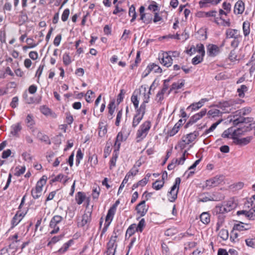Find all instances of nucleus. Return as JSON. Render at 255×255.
Segmentation results:
<instances>
[{"instance_id":"5701e85b","label":"nucleus","mask_w":255,"mask_h":255,"mask_svg":"<svg viewBox=\"0 0 255 255\" xmlns=\"http://www.w3.org/2000/svg\"><path fill=\"white\" fill-rule=\"evenodd\" d=\"M217 13L216 10H211L208 12L199 11L197 12V15L199 17H215Z\"/></svg>"},{"instance_id":"1a4fd4ad","label":"nucleus","mask_w":255,"mask_h":255,"mask_svg":"<svg viewBox=\"0 0 255 255\" xmlns=\"http://www.w3.org/2000/svg\"><path fill=\"white\" fill-rule=\"evenodd\" d=\"M63 218L58 215L54 216L50 222V228L52 230L50 231V234H54L57 233L59 230L58 224H60Z\"/></svg>"},{"instance_id":"37998d69","label":"nucleus","mask_w":255,"mask_h":255,"mask_svg":"<svg viewBox=\"0 0 255 255\" xmlns=\"http://www.w3.org/2000/svg\"><path fill=\"white\" fill-rule=\"evenodd\" d=\"M219 236L223 240H227L229 237V233L228 230L226 229H222L219 233Z\"/></svg>"},{"instance_id":"393cba45","label":"nucleus","mask_w":255,"mask_h":255,"mask_svg":"<svg viewBox=\"0 0 255 255\" xmlns=\"http://www.w3.org/2000/svg\"><path fill=\"white\" fill-rule=\"evenodd\" d=\"M107 132V125L104 122L99 123V135L101 137L105 136Z\"/></svg>"},{"instance_id":"e2e57ef3","label":"nucleus","mask_w":255,"mask_h":255,"mask_svg":"<svg viewBox=\"0 0 255 255\" xmlns=\"http://www.w3.org/2000/svg\"><path fill=\"white\" fill-rule=\"evenodd\" d=\"M246 245L252 248H255V239H248L246 240Z\"/></svg>"},{"instance_id":"a19ab883","label":"nucleus","mask_w":255,"mask_h":255,"mask_svg":"<svg viewBox=\"0 0 255 255\" xmlns=\"http://www.w3.org/2000/svg\"><path fill=\"white\" fill-rule=\"evenodd\" d=\"M220 121L217 122L215 123H214L211 127L208 129H206L204 132L203 133L202 136H205L207 134H208L210 132L213 131L217 127V126L220 124Z\"/></svg>"},{"instance_id":"7ed1b4c3","label":"nucleus","mask_w":255,"mask_h":255,"mask_svg":"<svg viewBox=\"0 0 255 255\" xmlns=\"http://www.w3.org/2000/svg\"><path fill=\"white\" fill-rule=\"evenodd\" d=\"M151 128V123L148 121L144 122L136 132L137 141H140L144 138Z\"/></svg>"},{"instance_id":"423d86ee","label":"nucleus","mask_w":255,"mask_h":255,"mask_svg":"<svg viewBox=\"0 0 255 255\" xmlns=\"http://www.w3.org/2000/svg\"><path fill=\"white\" fill-rule=\"evenodd\" d=\"M224 199L223 196L219 193H203L199 196L198 201L206 202L209 201H220Z\"/></svg>"},{"instance_id":"9d476101","label":"nucleus","mask_w":255,"mask_h":255,"mask_svg":"<svg viewBox=\"0 0 255 255\" xmlns=\"http://www.w3.org/2000/svg\"><path fill=\"white\" fill-rule=\"evenodd\" d=\"M91 211H85L83 215L78 219V226L79 227H88L91 220Z\"/></svg>"},{"instance_id":"bb28decb","label":"nucleus","mask_w":255,"mask_h":255,"mask_svg":"<svg viewBox=\"0 0 255 255\" xmlns=\"http://www.w3.org/2000/svg\"><path fill=\"white\" fill-rule=\"evenodd\" d=\"M143 115L136 113L133 118L132 127L134 128L136 127L143 119Z\"/></svg>"},{"instance_id":"f3484780","label":"nucleus","mask_w":255,"mask_h":255,"mask_svg":"<svg viewBox=\"0 0 255 255\" xmlns=\"http://www.w3.org/2000/svg\"><path fill=\"white\" fill-rule=\"evenodd\" d=\"M240 31L237 29L228 28L226 31V38H235L241 35Z\"/></svg>"},{"instance_id":"a211bd4d","label":"nucleus","mask_w":255,"mask_h":255,"mask_svg":"<svg viewBox=\"0 0 255 255\" xmlns=\"http://www.w3.org/2000/svg\"><path fill=\"white\" fill-rule=\"evenodd\" d=\"M24 215L25 214L19 211H17L11 221L12 227H13L16 226L21 221Z\"/></svg>"},{"instance_id":"4be33fe9","label":"nucleus","mask_w":255,"mask_h":255,"mask_svg":"<svg viewBox=\"0 0 255 255\" xmlns=\"http://www.w3.org/2000/svg\"><path fill=\"white\" fill-rule=\"evenodd\" d=\"M146 71H147V73L145 74V76L148 74L151 71H153L154 73H161L162 69L161 68L157 65L152 63L149 64L146 68Z\"/></svg>"},{"instance_id":"052dcab7","label":"nucleus","mask_w":255,"mask_h":255,"mask_svg":"<svg viewBox=\"0 0 255 255\" xmlns=\"http://www.w3.org/2000/svg\"><path fill=\"white\" fill-rule=\"evenodd\" d=\"M247 90V87L245 85H242L241 88L238 89V92L239 93V95L240 97H243L244 96V92Z\"/></svg>"},{"instance_id":"5fc2aeb1","label":"nucleus","mask_w":255,"mask_h":255,"mask_svg":"<svg viewBox=\"0 0 255 255\" xmlns=\"http://www.w3.org/2000/svg\"><path fill=\"white\" fill-rule=\"evenodd\" d=\"M69 14H70L69 9L68 8L65 9L64 10V11L62 14V16H61L62 20L63 21H66L68 18Z\"/></svg>"},{"instance_id":"7c9ffc66","label":"nucleus","mask_w":255,"mask_h":255,"mask_svg":"<svg viewBox=\"0 0 255 255\" xmlns=\"http://www.w3.org/2000/svg\"><path fill=\"white\" fill-rule=\"evenodd\" d=\"M252 137L248 136L246 137L241 138H238L236 140V142L240 145H246L248 144L252 139Z\"/></svg>"},{"instance_id":"864d4df0","label":"nucleus","mask_w":255,"mask_h":255,"mask_svg":"<svg viewBox=\"0 0 255 255\" xmlns=\"http://www.w3.org/2000/svg\"><path fill=\"white\" fill-rule=\"evenodd\" d=\"M203 57L202 55H197L192 59V63L194 65H197L200 63L203 60Z\"/></svg>"},{"instance_id":"a18cd8bd","label":"nucleus","mask_w":255,"mask_h":255,"mask_svg":"<svg viewBox=\"0 0 255 255\" xmlns=\"http://www.w3.org/2000/svg\"><path fill=\"white\" fill-rule=\"evenodd\" d=\"M146 103H144L143 102L141 104L140 107L139 108L136 109V113L144 116L145 113Z\"/></svg>"},{"instance_id":"680f3d73","label":"nucleus","mask_w":255,"mask_h":255,"mask_svg":"<svg viewBox=\"0 0 255 255\" xmlns=\"http://www.w3.org/2000/svg\"><path fill=\"white\" fill-rule=\"evenodd\" d=\"M197 51L199 53H201L202 56L205 55L204 47L202 44H198L197 45Z\"/></svg>"},{"instance_id":"72a5a7b5","label":"nucleus","mask_w":255,"mask_h":255,"mask_svg":"<svg viewBox=\"0 0 255 255\" xmlns=\"http://www.w3.org/2000/svg\"><path fill=\"white\" fill-rule=\"evenodd\" d=\"M245 131V130H243L242 128H239L234 131L233 133L232 134V137L236 140L239 138V137L241 135L243 134L244 132Z\"/></svg>"},{"instance_id":"a878e982","label":"nucleus","mask_w":255,"mask_h":255,"mask_svg":"<svg viewBox=\"0 0 255 255\" xmlns=\"http://www.w3.org/2000/svg\"><path fill=\"white\" fill-rule=\"evenodd\" d=\"M185 84V81L184 80H180L177 82H175L172 84L171 88L169 91L168 92L167 95H169L171 91L173 90H177L181 88Z\"/></svg>"},{"instance_id":"20e7f679","label":"nucleus","mask_w":255,"mask_h":255,"mask_svg":"<svg viewBox=\"0 0 255 255\" xmlns=\"http://www.w3.org/2000/svg\"><path fill=\"white\" fill-rule=\"evenodd\" d=\"M46 177L45 176H43L37 182L35 188L31 190V195L34 199H36L40 197L42 194V188L46 184Z\"/></svg>"},{"instance_id":"338daca9","label":"nucleus","mask_w":255,"mask_h":255,"mask_svg":"<svg viewBox=\"0 0 255 255\" xmlns=\"http://www.w3.org/2000/svg\"><path fill=\"white\" fill-rule=\"evenodd\" d=\"M148 8L149 10L156 11L158 9V5L155 1H152V3L149 5Z\"/></svg>"},{"instance_id":"bf43d9fd","label":"nucleus","mask_w":255,"mask_h":255,"mask_svg":"<svg viewBox=\"0 0 255 255\" xmlns=\"http://www.w3.org/2000/svg\"><path fill=\"white\" fill-rule=\"evenodd\" d=\"M70 246V241L64 244L63 246L58 250V252L63 254L65 252Z\"/></svg>"},{"instance_id":"ea45409f","label":"nucleus","mask_w":255,"mask_h":255,"mask_svg":"<svg viewBox=\"0 0 255 255\" xmlns=\"http://www.w3.org/2000/svg\"><path fill=\"white\" fill-rule=\"evenodd\" d=\"M128 14L130 16L132 17L130 22H133L136 17V13L134 6L132 5L129 8Z\"/></svg>"},{"instance_id":"b1692460","label":"nucleus","mask_w":255,"mask_h":255,"mask_svg":"<svg viewBox=\"0 0 255 255\" xmlns=\"http://www.w3.org/2000/svg\"><path fill=\"white\" fill-rule=\"evenodd\" d=\"M207 99H202L199 102L196 103H193L190 105L187 108V109H191L192 110H197L202 107L204 103L207 101Z\"/></svg>"},{"instance_id":"ddd939ff","label":"nucleus","mask_w":255,"mask_h":255,"mask_svg":"<svg viewBox=\"0 0 255 255\" xmlns=\"http://www.w3.org/2000/svg\"><path fill=\"white\" fill-rule=\"evenodd\" d=\"M220 53V48L216 45L210 44L207 46V53L210 57H215Z\"/></svg>"},{"instance_id":"f8f14e48","label":"nucleus","mask_w":255,"mask_h":255,"mask_svg":"<svg viewBox=\"0 0 255 255\" xmlns=\"http://www.w3.org/2000/svg\"><path fill=\"white\" fill-rule=\"evenodd\" d=\"M151 88V87H150L149 89L147 90L145 86H142L139 90V92H138L139 96L142 97L143 102L144 103L148 102Z\"/></svg>"},{"instance_id":"0eeeda50","label":"nucleus","mask_w":255,"mask_h":255,"mask_svg":"<svg viewBox=\"0 0 255 255\" xmlns=\"http://www.w3.org/2000/svg\"><path fill=\"white\" fill-rule=\"evenodd\" d=\"M117 237L118 235L114 231L113 235L111 237V239L107 244V251L106 252L107 255H115L117 247V245L116 244Z\"/></svg>"},{"instance_id":"c03bdc74","label":"nucleus","mask_w":255,"mask_h":255,"mask_svg":"<svg viewBox=\"0 0 255 255\" xmlns=\"http://www.w3.org/2000/svg\"><path fill=\"white\" fill-rule=\"evenodd\" d=\"M164 184V181H161V180H156L155 182H154L152 184V187L156 190H158L160 189L163 186Z\"/></svg>"},{"instance_id":"603ef678","label":"nucleus","mask_w":255,"mask_h":255,"mask_svg":"<svg viewBox=\"0 0 255 255\" xmlns=\"http://www.w3.org/2000/svg\"><path fill=\"white\" fill-rule=\"evenodd\" d=\"M83 154L81 150L80 149H79L77 151L76 154V163L77 165L80 163V160L83 158Z\"/></svg>"},{"instance_id":"412c9836","label":"nucleus","mask_w":255,"mask_h":255,"mask_svg":"<svg viewBox=\"0 0 255 255\" xmlns=\"http://www.w3.org/2000/svg\"><path fill=\"white\" fill-rule=\"evenodd\" d=\"M245 10V4L241 0H238L234 6V12L236 14H242Z\"/></svg>"},{"instance_id":"69168bd1","label":"nucleus","mask_w":255,"mask_h":255,"mask_svg":"<svg viewBox=\"0 0 255 255\" xmlns=\"http://www.w3.org/2000/svg\"><path fill=\"white\" fill-rule=\"evenodd\" d=\"M138 172V169L135 166H134L127 174L128 176H134Z\"/></svg>"},{"instance_id":"774afa93","label":"nucleus","mask_w":255,"mask_h":255,"mask_svg":"<svg viewBox=\"0 0 255 255\" xmlns=\"http://www.w3.org/2000/svg\"><path fill=\"white\" fill-rule=\"evenodd\" d=\"M16 171L15 175L18 176L23 174L25 171V166H21L20 168H16Z\"/></svg>"},{"instance_id":"c9c22d12","label":"nucleus","mask_w":255,"mask_h":255,"mask_svg":"<svg viewBox=\"0 0 255 255\" xmlns=\"http://www.w3.org/2000/svg\"><path fill=\"white\" fill-rule=\"evenodd\" d=\"M21 129L20 124L17 123L11 127V133L13 135H16Z\"/></svg>"},{"instance_id":"f257e3e1","label":"nucleus","mask_w":255,"mask_h":255,"mask_svg":"<svg viewBox=\"0 0 255 255\" xmlns=\"http://www.w3.org/2000/svg\"><path fill=\"white\" fill-rule=\"evenodd\" d=\"M238 216L244 215L250 220H255V203L252 198L248 199L244 204V209L237 212Z\"/></svg>"},{"instance_id":"f03ea898","label":"nucleus","mask_w":255,"mask_h":255,"mask_svg":"<svg viewBox=\"0 0 255 255\" xmlns=\"http://www.w3.org/2000/svg\"><path fill=\"white\" fill-rule=\"evenodd\" d=\"M252 111L250 107H245L236 111V114L234 116L233 125L237 126L241 123H248L253 121L252 118H244V116L248 115Z\"/></svg>"},{"instance_id":"de8ad7c7","label":"nucleus","mask_w":255,"mask_h":255,"mask_svg":"<svg viewBox=\"0 0 255 255\" xmlns=\"http://www.w3.org/2000/svg\"><path fill=\"white\" fill-rule=\"evenodd\" d=\"M26 120L27 126L28 127L32 128L35 124L33 117L30 115H28L27 116Z\"/></svg>"},{"instance_id":"6e6d98bb","label":"nucleus","mask_w":255,"mask_h":255,"mask_svg":"<svg viewBox=\"0 0 255 255\" xmlns=\"http://www.w3.org/2000/svg\"><path fill=\"white\" fill-rule=\"evenodd\" d=\"M63 61L65 65H68L71 62L70 57L67 53H65L63 56Z\"/></svg>"},{"instance_id":"c85d7f7f","label":"nucleus","mask_w":255,"mask_h":255,"mask_svg":"<svg viewBox=\"0 0 255 255\" xmlns=\"http://www.w3.org/2000/svg\"><path fill=\"white\" fill-rule=\"evenodd\" d=\"M198 135V132L197 131H195L193 132L187 134V135L184 136V138L186 139L187 140V141H188L189 143H190L195 140Z\"/></svg>"},{"instance_id":"9b49d317","label":"nucleus","mask_w":255,"mask_h":255,"mask_svg":"<svg viewBox=\"0 0 255 255\" xmlns=\"http://www.w3.org/2000/svg\"><path fill=\"white\" fill-rule=\"evenodd\" d=\"M235 207L233 201H228L226 204L222 205L221 206H217L216 210L217 212L220 213H224L225 212H228L234 209Z\"/></svg>"},{"instance_id":"49530a36","label":"nucleus","mask_w":255,"mask_h":255,"mask_svg":"<svg viewBox=\"0 0 255 255\" xmlns=\"http://www.w3.org/2000/svg\"><path fill=\"white\" fill-rule=\"evenodd\" d=\"M220 113L219 110L216 109H213L209 110L208 112V115L209 117H215L218 116Z\"/></svg>"},{"instance_id":"0e129e2a","label":"nucleus","mask_w":255,"mask_h":255,"mask_svg":"<svg viewBox=\"0 0 255 255\" xmlns=\"http://www.w3.org/2000/svg\"><path fill=\"white\" fill-rule=\"evenodd\" d=\"M62 39L61 34L57 35L55 38H54L53 44L56 46H58L60 43L61 40Z\"/></svg>"},{"instance_id":"e433bc0d","label":"nucleus","mask_w":255,"mask_h":255,"mask_svg":"<svg viewBox=\"0 0 255 255\" xmlns=\"http://www.w3.org/2000/svg\"><path fill=\"white\" fill-rule=\"evenodd\" d=\"M115 103L114 101L111 102L110 104L108 105V109L109 112L108 114L110 116H111V117L110 118V119H112L113 118V115L115 112Z\"/></svg>"},{"instance_id":"13d9d810","label":"nucleus","mask_w":255,"mask_h":255,"mask_svg":"<svg viewBox=\"0 0 255 255\" xmlns=\"http://www.w3.org/2000/svg\"><path fill=\"white\" fill-rule=\"evenodd\" d=\"M122 116H123V110H121L118 112L117 117H116V121L115 122V125L117 126H119Z\"/></svg>"},{"instance_id":"4d7b16f0","label":"nucleus","mask_w":255,"mask_h":255,"mask_svg":"<svg viewBox=\"0 0 255 255\" xmlns=\"http://www.w3.org/2000/svg\"><path fill=\"white\" fill-rule=\"evenodd\" d=\"M117 158H118V155L117 153L113 155V156H112V158L111 159L110 162V169H112L113 167H114L116 166V163Z\"/></svg>"},{"instance_id":"2eb2a0df","label":"nucleus","mask_w":255,"mask_h":255,"mask_svg":"<svg viewBox=\"0 0 255 255\" xmlns=\"http://www.w3.org/2000/svg\"><path fill=\"white\" fill-rule=\"evenodd\" d=\"M233 102L232 101H225L220 102L218 104V107L222 109L224 113H230L233 108Z\"/></svg>"},{"instance_id":"4468645a","label":"nucleus","mask_w":255,"mask_h":255,"mask_svg":"<svg viewBox=\"0 0 255 255\" xmlns=\"http://www.w3.org/2000/svg\"><path fill=\"white\" fill-rule=\"evenodd\" d=\"M159 60L160 63L166 67L170 66L172 64L171 56L168 52L163 53L162 57L159 58Z\"/></svg>"},{"instance_id":"4c0bfd02","label":"nucleus","mask_w":255,"mask_h":255,"mask_svg":"<svg viewBox=\"0 0 255 255\" xmlns=\"http://www.w3.org/2000/svg\"><path fill=\"white\" fill-rule=\"evenodd\" d=\"M250 23L248 21H245L243 25L244 34L245 36H248L250 32Z\"/></svg>"},{"instance_id":"79ce46f5","label":"nucleus","mask_w":255,"mask_h":255,"mask_svg":"<svg viewBox=\"0 0 255 255\" xmlns=\"http://www.w3.org/2000/svg\"><path fill=\"white\" fill-rule=\"evenodd\" d=\"M136 225L135 224H132L130 225L126 232V237L128 236L129 237H130L131 236H132L136 231Z\"/></svg>"},{"instance_id":"39448f33","label":"nucleus","mask_w":255,"mask_h":255,"mask_svg":"<svg viewBox=\"0 0 255 255\" xmlns=\"http://www.w3.org/2000/svg\"><path fill=\"white\" fill-rule=\"evenodd\" d=\"M180 182V178L179 177L176 178L174 185L171 188L170 191L168 192L167 195L170 202H173L177 199Z\"/></svg>"},{"instance_id":"58836bf2","label":"nucleus","mask_w":255,"mask_h":255,"mask_svg":"<svg viewBox=\"0 0 255 255\" xmlns=\"http://www.w3.org/2000/svg\"><path fill=\"white\" fill-rule=\"evenodd\" d=\"M242 36L241 35L233 39V41L231 43V46L234 48L238 47L242 40Z\"/></svg>"},{"instance_id":"c756f323","label":"nucleus","mask_w":255,"mask_h":255,"mask_svg":"<svg viewBox=\"0 0 255 255\" xmlns=\"http://www.w3.org/2000/svg\"><path fill=\"white\" fill-rule=\"evenodd\" d=\"M201 221L204 224H208L210 221V216L207 212L202 213L200 216Z\"/></svg>"},{"instance_id":"6ab92c4d","label":"nucleus","mask_w":255,"mask_h":255,"mask_svg":"<svg viewBox=\"0 0 255 255\" xmlns=\"http://www.w3.org/2000/svg\"><path fill=\"white\" fill-rule=\"evenodd\" d=\"M116 211L115 206H112L108 210L105 220V222L107 223L108 225H110L112 222Z\"/></svg>"},{"instance_id":"f704fd0d","label":"nucleus","mask_w":255,"mask_h":255,"mask_svg":"<svg viewBox=\"0 0 255 255\" xmlns=\"http://www.w3.org/2000/svg\"><path fill=\"white\" fill-rule=\"evenodd\" d=\"M188 141L186 139L184 138V136H182L181 140L178 143V145L175 147L177 148V147L180 148L181 150L184 149L187 145L189 144Z\"/></svg>"},{"instance_id":"dca6fc26","label":"nucleus","mask_w":255,"mask_h":255,"mask_svg":"<svg viewBox=\"0 0 255 255\" xmlns=\"http://www.w3.org/2000/svg\"><path fill=\"white\" fill-rule=\"evenodd\" d=\"M137 213L140 217L144 216L147 211V208L146 207L145 201H142L136 207Z\"/></svg>"},{"instance_id":"09e8293b","label":"nucleus","mask_w":255,"mask_h":255,"mask_svg":"<svg viewBox=\"0 0 255 255\" xmlns=\"http://www.w3.org/2000/svg\"><path fill=\"white\" fill-rule=\"evenodd\" d=\"M145 226V221L144 219H142L138 224L137 226L136 225V231L137 232H141L143 228Z\"/></svg>"},{"instance_id":"6e6552de","label":"nucleus","mask_w":255,"mask_h":255,"mask_svg":"<svg viewBox=\"0 0 255 255\" xmlns=\"http://www.w3.org/2000/svg\"><path fill=\"white\" fill-rule=\"evenodd\" d=\"M224 180V176L222 175H217L206 181V187L210 188L222 184Z\"/></svg>"},{"instance_id":"aec40b11","label":"nucleus","mask_w":255,"mask_h":255,"mask_svg":"<svg viewBox=\"0 0 255 255\" xmlns=\"http://www.w3.org/2000/svg\"><path fill=\"white\" fill-rule=\"evenodd\" d=\"M251 228V225L250 224H245L242 222L236 224L234 226V231H243L249 230Z\"/></svg>"},{"instance_id":"8fccbe9b","label":"nucleus","mask_w":255,"mask_h":255,"mask_svg":"<svg viewBox=\"0 0 255 255\" xmlns=\"http://www.w3.org/2000/svg\"><path fill=\"white\" fill-rule=\"evenodd\" d=\"M22 156L23 157V159L28 162H31L32 161V156H31V155L27 152H24L22 154Z\"/></svg>"},{"instance_id":"2f4dec72","label":"nucleus","mask_w":255,"mask_h":255,"mask_svg":"<svg viewBox=\"0 0 255 255\" xmlns=\"http://www.w3.org/2000/svg\"><path fill=\"white\" fill-rule=\"evenodd\" d=\"M181 124H179V123H177L174 125L173 128L171 130L168 131V135L170 136H172L174 135L178 131L180 127H181Z\"/></svg>"},{"instance_id":"cd10ccee","label":"nucleus","mask_w":255,"mask_h":255,"mask_svg":"<svg viewBox=\"0 0 255 255\" xmlns=\"http://www.w3.org/2000/svg\"><path fill=\"white\" fill-rule=\"evenodd\" d=\"M139 94L138 91H135L133 92L132 96L131 97V101L133 103L135 109L138 108L139 100L138 98V94Z\"/></svg>"},{"instance_id":"473e14b6","label":"nucleus","mask_w":255,"mask_h":255,"mask_svg":"<svg viewBox=\"0 0 255 255\" xmlns=\"http://www.w3.org/2000/svg\"><path fill=\"white\" fill-rule=\"evenodd\" d=\"M86 196L83 192H79L76 195V201L78 205L81 204L85 199Z\"/></svg>"},{"instance_id":"3c124183","label":"nucleus","mask_w":255,"mask_h":255,"mask_svg":"<svg viewBox=\"0 0 255 255\" xmlns=\"http://www.w3.org/2000/svg\"><path fill=\"white\" fill-rule=\"evenodd\" d=\"M140 20H142L143 22L145 23H149L151 22L152 19V16H150L148 18H146L145 13L140 14Z\"/></svg>"}]
</instances>
